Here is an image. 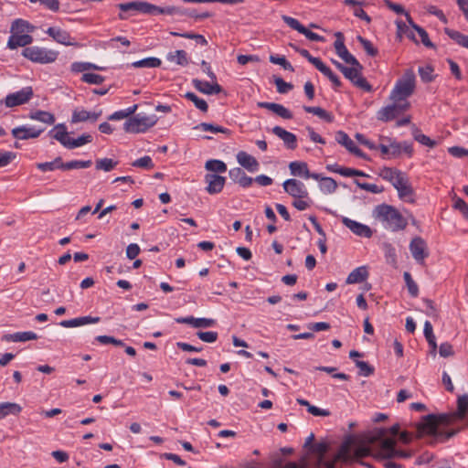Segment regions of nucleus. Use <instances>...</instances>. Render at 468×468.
Here are the masks:
<instances>
[{"label":"nucleus","mask_w":468,"mask_h":468,"mask_svg":"<svg viewBox=\"0 0 468 468\" xmlns=\"http://www.w3.org/2000/svg\"><path fill=\"white\" fill-rule=\"evenodd\" d=\"M468 413V394L458 397L457 410L452 413L428 414L422 417V420L416 425L417 437L421 438L424 434L432 436L430 444L438 441L444 442L455 436L460 429L450 431L440 430L441 426H449L457 419L463 420Z\"/></svg>","instance_id":"nucleus-1"},{"label":"nucleus","mask_w":468,"mask_h":468,"mask_svg":"<svg viewBox=\"0 0 468 468\" xmlns=\"http://www.w3.org/2000/svg\"><path fill=\"white\" fill-rule=\"evenodd\" d=\"M387 430L385 428H375L366 436V441L374 444L378 442V449L375 454L376 458L379 459H391V458H404L408 459L412 456L410 452L397 450L396 441L392 438H386Z\"/></svg>","instance_id":"nucleus-2"},{"label":"nucleus","mask_w":468,"mask_h":468,"mask_svg":"<svg viewBox=\"0 0 468 468\" xmlns=\"http://www.w3.org/2000/svg\"><path fill=\"white\" fill-rule=\"evenodd\" d=\"M373 217L381 221L385 228L391 231H399L406 229L408 222L401 213L393 206L381 204L375 207Z\"/></svg>","instance_id":"nucleus-3"},{"label":"nucleus","mask_w":468,"mask_h":468,"mask_svg":"<svg viewBox=\"0 0 468 468\" xmlns=\"http://www.w3.org/2000/svg\"><path fill=\"white\" fill-rule=\"evenodd\" d=\"M416 75L412 69H407L403 75L396 81L394 88L389 94L391 101L399 103L409 102L407 100L415 91Z\"/></svg>","instance_id":"nucleus-4"},{"label":"nucleus","mask_w":468,"mask_h":468,"mask_svg":"<svg viewBox=\"0 0 468 468\" xmlns=\"http://www.w3.org/2000/svg\"><path fill=\"white\" fill-rule=\"evenodd\" d=\"M48 133L52 138L58 141L64 147L68 149H74L86 144L91 143L92 141V136L88 133H84L77 139H71L69 136L67 128L64 123L57 124L54 129L49 131Z\"/></svg>","instance_id":"nucleus-5"},{"label":"nucleus","mask_w":468,"mask_h":468,"mask_svg":"<svg viewBox=\"0 0 468 468\" xmlns=\"http://www.w3.org/2000/svg\"><path fill=\"white\" fill-rule=\"evenodd\" d=\"M22 55L32 62L48 64L57 59L58 53L51 49L33 46L25 48L22 51Z\"/></svg>","instance_id":"nucleus-6"},{"label":"nucleus","mask_w":468,"mask_h":468,"mask_svg":"<svg viewBox=\"0 0 468 468\" xmlns=\"http://www.w3.org/2000/svg\"><path fill=\"white\" fill-rule=\"evenodd\" d=\"M157 122L155 115L151 116H133L130 117L123 124V130L130 133H144L153 127Z\"/></svg>","instance_id":"nucleus-7"},{"label":"nucleus","mask_w":468,"mask_h":468,"mask_svg":"<svg viewBox=\"0 0 468 468\" xmlns=\"http://www.w3.org/2000/svg\"><path fill=\"white\" fill-rule=\"evenodd\" d=\"M352 67H345L341 71L343 75L349 80L356 87L371 92L373 88L371 84L362 76L363 66L358 61V65H351Z\"/></svg>","instance_id":"nucleus-8"},{"label":"nucleus","mask_w":468,"mask_h":468,"mask_svg":"<svg viewBox=\"0 0 468 468\" xmlns=\"http://www.w3.org/2000/svg\"><path fill=\"white\" fill-rule=\"evenodd\" d=\"M410 107V102L399 103L392 101L391 104L382 107L377 112V119L378 121L388 122L394 120L399 114L408 111Z\"/></svg>","instance_id":"nucleus-9"},{"label":"nucleus","mask_w":468,"mask_h":468,"mask_svg":"<svg viewBox=\"0 0 468 468\" xmlns=\"http://www.w3.org/2000/svg\"><path fill=\"white\" fill-rule=\"evenodd\" d=\"M34 92L32 87H25L22 90L9 93L5 98V105L8 108H13L28 102L33 97Z\"/></svg>","instance_id":"nucleus-10"},{"label":"nucleus","mask_w":468,"mask_h":468,"mask_svg":"<svg viewBox=\"0 0 468 468\" xmlns=\"http://www.w3.org/2000/svg\"><path fill=\"white\" fill-rule=\"evenodd\" d=\"M410 250L413 259L420 264H423L429 256L428 246L421 237H415L410 243Z\"/></svg>","instance_id":"nucleus-11"},{"label":"nucleus","mask_w":468,"mask_h":468,"mask_svg":"<svg viewBox=\"0 0 468 468\" xmlns=\"http://www.w3.org/2000/svg\"><path fill=\"white\" fill-rule=\"evenodd\" d=\"M118 8L122 12L135 11L145 15H154V5L145 1H132L121 3Z\"/></svg>","instance_id":"nucleus-12"},{"label":"nucleus","mask_w":468,"mask_h":468,"mask_svg":"<svg viewBox=\"0 0 468 468\" xmlns=\"http://www.w3.org/2000/svg\"><path fill=\"white\" fill-rule=\"evenodd\" d=\"M284 191L294 198L308 197V190L304 184L297 179H287L283 182Z\"/></svg>","instance_id":"nucleus-13"},{"label":"nucleus","mask_w":468,"mask_h":468,"mask_svg":"<svg viewBox=\"0 0 468 468\" xmlns=\"http://www.w3.org/2000/svg\"><path fill=\"white\" fill-rule=\"evenodd\" d=\"M336 39L334 43L336 54L347 64L358 65V60L347 50L344 43V35L341 32L335 34Z\"/></svg>","instance_id":"nucleus-14"},{"label":"nucleus","mask_w":468,"mask_h":468,"mask_svg":"<svg viewBox=\"0 0 468 468\" xmlns=\"http://www.w3.org/2000/svg\"><path fill=\"white\" fill-rule=\"evenodd\" d=\"M289 169L292 176H301L305 179L313 178L314 180H318L320 178V174L311 173L309 171L308 165L305 162L302 161H293L289 164Z\"/></svg>","instance_id":"nucleus-15"},{"label":"nucleus","mask_w":468,"mask_h":468,"mask_svg":"<svg viewBox=\"0 0 468 468\" xmlns=\"http://www.w3.org/2000/svg\"><path fill=\"white\" fill-rule=\"evenodd\" d=\"M205 182L207 184L206 190L210 195L218 194L222 191L226 177L217 174H207L205 176Z\"/></svg>","instance_id":"nucleus-16"},{"label":"nucleus","mask_w":468,"mask_h":468,"mask_svg":"<svg viewBox=\"0 0 468 468\" xmlns=\"http://www.w3.org/2000/svg\"><path fill=\"white\" fill-rule=\"evenodd\" d=\"M342 223L349 229L354 234L359 237L370 238L373 234L371 229L356 220L350 219L346 217L342 218Z\"/></svg>","instance_id":"nucleus-17"},{"label":"nucleus","mask_w":468,"mask_h":468,"mask_svg":"<svg viewBox=\"0 0 468 468\" xmlns=\"http://www.w3.org/2000/svg\"><path fill=\"white\" fill-rule=\"evenodd\" d=\"M44 128L35 129L34 127L19 126L12 130V135L17 140H28L37 138Z\"/></svg>","instance_id":"nucleus-18"},{"label":"nucleus","mask_w":468,"mask_h":468,"mask_svg":"<svg viewBox=\"0 0 468 468\" xmlns=\"http://www.w3.org/2000/svg\"><path fill=\"white\" fill-rule=\"evenodd\" d=\"M393 186L398 191L399 197L401 199H407L408 197H412L413 188L411 187L408 177L403 173L399 179L393 184Z\"/></svg>","instance_id":"nucleus-19"},{"label":"nucleus","mask_w":468,"mask_h":468,"mask_svg":"<svg viewBox=\"0 0 468 468\" xmlns=\"http://www.w3.org/2000/svg\"><path fill=\"white\" fill-rule=\"evenodd\" d=\"M178 324H190L195 328H208L216 324V321L211 318H195L193 316L178 317L176 318Z\"/></svg>","instance_id":"nucleus-20"},{"label":"nucleus","mask_w":468,"mask_h":468,"mask_svg":"<svg viewBox=\"0 0 468 468\" xmlns=\"http://www.w3.org/2000/svg\"><path fill=\"white\" fill-rule=\"evenodd\" d=\"M272 133L283 141L288 149L294 150L297 147V137L292 133L286 131L281 126H274Z\"/></svg>","instance_id":"nucleus-21"},{"label":"nucleus","mask_w":468,"mask_h":468,"mask_svg":"<svg viewBox=\"0 0 468 468\" xmlns=\"http://www.w3.org/2000/svg\"><path fill=\"white\" fill-rule=\"evenodd\" d=\"M33 42V37L29 34H16L12 33L8 41L7 48L10 49H16L18 47L27 48Z\"/></svg>","instance_id":"nucleus-22"},{"label":"nucleus","mask_w":468,"mask_h":468,"mask_svg":"<svg viewBox=\"0 0 468 468\" xmlns=\"http://www.w3.org/2000/svg\"><path fill=\"white\" fill-rule=\"evenodd\" d=\"M48 36H50L55 41L65 46H73L76 43L70 41L71 37L68 31L58 27H48L47 30Z\"/></svg>","instance_id":"nucleus-23"},{"label":"nucleus","mask_w":468,"mask_h":468,"mask_svg":"<svg viewBox=\"0 0 468 468\" xmlns=\"http://www.w3.org/2000/svg\"><path fill=\"white\" fill-rule=\"evenodd\" d=\"M192 84L198 91L204 93V94H218L221 92L222 88L221 86L215 82L214 84H210L207 81H203L198 79H194L192 80Z\"/></svg>","instance_id":"nucleus-24"},{"label":"nucleus","mask_w":468,"mask_h":468,"mask_svg":"<svg viewBox=\"0 0 468 468\" xmlns=\"http://www.w3.org/2000/svg\"><path fill=\"white\" fill-rule=\"evenodd\" d=\"M238 163L250 172H256L259 169V162L255 157L244 151H240L237 154Z\"/></svg>","instance_id":"nucleus-25"},{"label":"nucleus","mask_w":468,"mask_h":468,"mask_svg":"<svg viewBox=\"0 0 468 468\" xmlns=\"http://www.w3.org/2000/svg\"><path fill=\"white\" fill-rule=\"evenodd\" d=\"M100 320H101V318L98 316H96V317L81 316V317H77V318H73V319H69V320H63L59 323V325H61L62 327H66V328L77 327V326H81V325H85L88 324H96V323L100 322Z\"/></svg>","instance_id":"nucleus-26"},{"label":"nucleus","mask_w":468,"mask_h":468,"mask_svg":"<svg viewBox=\"0 0 468 468\" xmlns=\"http://www.w3.org/2000/svg\"><path fill=\"white\" fill-rule=\"evenodd\" d=\"M100 320H101V318L98 316H96V317L81 316V317H77V318H73V319H69V320H63L59 323V325H61L62 327H66V328L77 327V326H81V325H85L88 324H96V323L100 322Z\"/></svg>","instance_id":"nucleus-27"},{"label":"nucleus","mask_w":468,"mask_h":468,"mask_svg":"<svg viewBox=\"0 0 468 468\" xmlns=\"http://www.w3.org/2000/svg\"><path fill=\"white\" fill-rule=\"evenodd\" d=\"M369 273L366 266H360L354 269L346 280V284L360 283L366 281Z\"/></svg>","instance_id":"nucleus-28"},{"label":"nucleus","mask_w":468,"mask_h":468,"mask_svg":"<svg viewBox=\"0 0 468 468\" xmlns=\"http://www.w3.org/2000/svg\"><path fill=\"white\" fill-rule=\"evenodd\" d=\"M101 114V111L99 112H91L86 110L74 111L71 116V122H80L90 121L91 122H96Z\"/></svg>","instance_id":"nucleus-29"},{"label":"nucleus","mask_w":468,"mask_h":468,"mask_svg":"<svg viewBox=\"0 0 468 468\" xmlns=\"http://www.w3.org/2000/svg\"><path fill=\"white\" fill-rule=\"evenodd\" d=\"M37 339V335L34 332H17L15 334H8L3 336V340L11 342H26L29 340Z\"/></svg>","instance_id":"nucleus-30"},{"label":"nucleus","mask_w":468,"mask_h":468,"mask_svg":"<svg viewBox=\"0 0 468 468\" xmlns=\"http://www.w3.org/2000/svg\"><path fill=\"white\" fill-rule=\"evenodd\" d=\"M34 29H35V27L33 25H31L29 22H27L24 19L18 18V19H16L12 23L10 31H11V33H16V34H25V32L32 33L34 31Z\"/></svg>","instance_id":"nucleus-31"},{"label":"nucleus","mask_w":468,"mask_h":468,"mask_svg":"<svg viewBox=\"0 0 468 468\" xmlns=\"http://www.w3.org/2000/svg\"><path fill=\"white\" fill-rule=\"evenodd\" d=\"M22 410L19 404L15 402H2L0 403V420L5 418L7 415H18Z\"/></svg>","instance_id":"nucleus-32"},{"label":"nucleus","mask_w":468,"mask_h":468,"mask_svg":"<svg viewBox=\"0 0 468 468\" xmlns=\"http://www.w3.org/2000/svg\"><path fill=\"white\" fill-rule=\"evenodd\" d=\"M370 431H369L367 433H366V434L364 435L363 441H364V443H365V444H363V445H359L358 447H356V450H355V452H354V459H355V460H356V461H357L358 459H361V458H364V457H367V456H369V455H371V454H372V453H371V449H370L369 445L374 446V445H376V443H374V444H370V443H368V442H367V441H366V436H367ZM377 444H378V445H379V444H378V442H377ZM378 446H377V448H376V452H378ZM376 453H377V452H375L373 455L375 456V454H376Z\"/></svg>","instance_id":"nucleus-33"},{"label":"nucleus","mask_w":468,"mask_h":468,"mask_svg":"<svg viewBox=\"0 0 468 468\" xmlns=\"http://www.w3.org/2000/svg\"><path fill=\"white\" fill-rule=\"evenodd\" d=\"M303 111L308 113H313L318 116L320 119L325 121L326 122H332L334 121V116L332 113L328 112L324 109L316 106H303Z\"/></svg>","instance_id":"nucleus-34"},{"label":"nucleus","mask_w":468,"mask_h":468,"mask_svg":"<svg viewBox=\"0 0 468 468\" xmlns=\"http://www.w3.org/2000/svg\"><path fill=\"white\" fill-rule=\"evenodd\" d=\"M154 15L160 14L169 16H186V14L187 13V9L175 5L161 7L154 5Z\"/></svg>","instance_id":"nucleus-35"},{"label":"nucleus","mask_w":468,"mask_h":468,"mask_svg":"<svg viewBox=\"0 0 468 468\" xmlns=\"http://www.w3.org/2000/svg\"><path fill=\"white\" fill-rule=\"evenodd\" d=\"M424 335L425 338L431 346V353L435 356L437 350V343L435 339V335L433 334L432 325L429 321L424 323Z\"/></svg>","instance_id":"nucleus-36"},{"label":"nucleus","mask_w":468,"mask_h":468,"mask_svg":"<svg viewBox=\"0 0 468 468\" xmlns=\"http://www.w3.org/2000/svg\"><path fill=\"white\" fill-rule=\"evenodd\" d=\"M444 33L460 46L468 48V36L449 27L444 28Z\"/></svg>","instance_id":"nucleus-37"},{"label":"nucleus","mask_w":468,"mask_h":468,"mask_svg":"<svg viewBox=\"0 0 468 468\" xmlns=\"http://www.w3.org/2000/svg\"><path fill=\"white\" fill-rule=\"evenodd\" d=\"M29 118L32 120H36L47 124H53L55 122V116L54 114L45 112V111H36L33 112H30Z\"/></svg>","instance_id":"nucleus-38"},{"label":"nucleus","mask_w":468,"mask_h":468,"mask_svg":"<svg viewBox=\"0 0 468 468\" xmlns=\"http://www.w3.org/2000/svg\"><path fill=\"white\" fill-rule=\"evenodd\" d=\"M318 180L321 181L320 189L324 194H332L335 192L337 188V183L334 178L328 176H322L320 175V178H318Z\"/></svg>","instance_id":"nucleus-39"},{"label":"nucleus","mask_w":468,"mask_h":468,"mask_svg":"<svg viewBox=\"0 0 468 468\" xmlns=\"http://www.w3.org/2000/svg\"><path fill=\"white\" fill-rule=\"evenodd\" d=\"M329 449L328 444L325 441L316 442L311 445L309 452L317 456L318 463H321L324 461V455Z\"/></svg>","instance_id":"nucleus-40"},{"label":"nucleus","mask_w":468,"mask_h":468,"mask_svg":"<svg viewBox=\"0 0 468 468\" xmlns=\"http://www.w3.org/2000/svg\"><path fill=\"white\" fill-rule=\"evenodd\" d=\"M166 58L169 61L176 62L179 66H186L188 64L187 55L185 50L169 52L166 55Z\"/></svg>","instance_id":"nucleus-41"},{"label":"nucleus","mask_w":468,"mask_h":468,"mask_svg":"<svg viewBox=\"0 0 468 468\" xmlns=\"http://www.w3.org/2000/svg\"><path fill=\"white\" fill-rule=\"evenodd\" d=\"M195 130H201L204 132L221 133L225 134H230V131L219 125H215L208 122H201L194 127Z\"/></svg>","instance_id":"nucleus-42"},{"label":"nucleus","mask_w":468,"mask_h":468,"mask_svg":"<svg viewBox=\"0 0 468 468\" xmlns=\"http://www.w3.org/2000/svg\"><path fill=\"white\" fill-rule=\"evenodd\" d=\"M403 173L396 168L391 167H384L380 173L379 176L388 182H390L392 185L396 182L397 179L402 175Z\"/></svg>","instance_id":"nucleus-43"},{"label":"nucleus","mask_w":468,"mask_h":468,"mask_svg":"<svg viewBox=\"0 0 468 468\" xmlns=\"http://www.w3.org/2000/svg\"><path fill=\"white\" fill-rule=\"evenodd\" d=\"M205 168L207 171L214 172L213 174L225 173L227 171V165L221 160L210 159L206 162Z\"/></svg>","instance_id":"nucleus-44"},{"label":"nucleus","mask_w":468,"mask_h":468,"mask_svg":"<svg viewBox=\"0 0 468 468\" xmlns=\"http://www.w3.org/2000/svg\"><path fill=\"white\" fill-rule=\"evenodd\" d=\"M335 141L346 148L348 152L351 153L353 148L356 146L352 139L348 136V134L343 131H338L335 133Z\"/></svg>","instance_id":"nucleus-45"},{"label":"nucleus","mask_w":468,"mask_h":468,"mask_svg":"<svg viewBox=\"0 0 468 468\" xmlns=\"http://www.w3.org/2000/svg\"><path fill=\"white\" fill-rule=\"evenodd\" d=\"M318 70L323 73L325 77H327L330 81L334 84L335 88H339L342 86V82L339 77L335 74L329 67H327L324 63L319 67Z\"/></svg>","instance_id":"nucleus-46"},{"label":"nucleus","mask_w":468,"mask_h":468,"mask_svg":"<svg viewBox=\"0 0 468 468\" xmlns=\"http://www.w3.org/2000/svg\"><path fill=\"white\" fill-rule=\"evenodd\" d=\"M185 97L187 100H189L190 101H192L195 104V106L201 112H207L208 105H207V101L205 100L199 98L198 96H197L194 92L188 91L185 94Z\"/></svg>","instance_id":"nucleus-47"},{"label":"nucleus","mask_w":468,"mask_h":468,"mask_svg":"<svg viewBox=\"0 0 468 468\" xmlns=\"http://www.w3.org/2000/svg\"><path fill=\"white\" fill-rule=\"evenodd\" d=\"M161 60L157 58L150 57L135 61L132 64L134 68H157L161 65Z\"/></svg>","instance_id":"nucleus-48"},{"label":"nucleus","mask_w":468,"mask_h":468,"mask_svg":"<svg viewBox=\"0 0 468 468\" xmlns=\"http://www.w3.org/2000/svg\"><path fill=\"white\" fill-rule=\"evenodd\" d=\"M118 165L117 161H114L111 158H102L96 160L95 167L97 170H102L105 172H110L115 168Z\"/></svg>","instance_id":"nucleus-49"},{"label":"nucleus","mask_w":468,"mask_h":468,"mask_svg":"<svg viewBox=\"0 0 468 468\" xmlns=\"http://www.w3.org/2000/svg\"><path fill=\"white\" fill-rule=\"evenodd\" d=\"M414 139L420 144L433 148L436 146L437 143L434 140H431L429 136L420 133V131L417 128L414 129L413 132Z\"/></svg>","instance_id":"nucleus-50"},{"label":"nucleus","mask_w":468,"mask_h":468,"mask_svg":"<svg viewBox=\"0 0 468 468\" xmlns=\"http://www.w3.org/2000/svg\"><path fill=\"white\" fill-rule=\"evenodd\" d=\"M404 281L406 282L409 293L412 297H417L419 294V287L417 283L413 281L410 272L405 271L403 274Z\"/></svg>","instance_id":"nucleus-51"},{"label":"nucleus","mask_w":468,"mask_h":468,"mask_svg":"<svg viewBox=\"0 0 468 468\" xmlns=\"http://www.w3.org/2000/svg\"><path fill=\"white\" fill-rule=\"evenodd\" d=\"M270 61L273 64L280 65L285 70H289L293 72L294 68L292 65L286 59L284 56H277V55H271L269 58Z\"/></svg>","instance_id":"nucleus-52"},{"label":"nucleus","mask_w":468,"mask_h":468,"mask_svg":"<svg viewBox=\"0 0 468 468\" xmlns=\"http://www.w3.org/2000/svg\"><path fill=\"white\" fill-rule=\"evenodd\" d=\"M356 39L362 45L363 48L368 56L376 57L378 54V48H376L368 39L363 37L362 36H357Z\"/></svg>","instance_id":"nucleus-53"},{"label":"nucleus","mask_w":468,"mask_h":468,"mask_svg":"<svg viewBox=\"0 0 468 468\" xmlns=\"http://www.w3.org/2000/svg\"><path fill=\"white\" fill-rule=\"evenodd\" d=\"M72 71L83 72L89 69L101 70L102 68L90 62H74L71 65Z\"/></svg>","instance_id":"nucleus-54"},{"label":"nucleus","mask_w":468,"mask_h":468,"mask_svg":"<svg viewBox=\"0 0 468 468\" xmlns=\"http://www.w3.org/2000/svg\"><path fill=\"white\" fill-rule=\"evenodd\" d=\"M418 71L423 82L429 83L434 80V76L432 75L434 69L432 66L427 65L425 67H420Z\"/></svg>","instance_id":"nucleus-55"},{"label":"nucleus","mask_w":468,"mask_h":468,"mask_svg":"<svg viewBox=\"0 0 468 468\" xmlns=\"http://www.w3.org/2000/svg\"><path fill=\"white\" fill-rule=\"evenodd\" d=\"M80 80L85 83L100 85L104 81V77L96 73H84Z\"/></svg>","instance_id":"nucleus-56"},{"label":"nucleus","mask_w":468,"mask_h":468,"mask_svg":"<svg viewBox=\"0 0 468 468\" xmlns=\"http://www.w3.org/2000/svg\"><path fill=\"white\" fill-rule=\"evenodd\" d=\"M92 162L91 160H72L69 162L65 163V170H71V169H80V168H88L91 165Z\"/></svg>","instance_id":"nucleus-57"},{"label":"nucleus","mask_w":468,"mask_h":468,"mask_svg":"<svg viewBox=\"0 0 468 468\" xmlns=\"http://www.w3.org/2000/svg\"><path fill=\"white\" fill-rule=\"evenodd\" d=\"M354 183L361 189L374 193V194H379L384 191L383 186H378L375 184H369V183H362L359 180L356 179Z\"/></svg>","instance_id":"nucleus-58"},{"label":"nucleus","mask_w":468,"mask_h":468,"mask_svg":"<svg viewBox=\"0 0 468 468\" xmlns=\"http://www.w3.org/2000/svg\"><path fill=\"white\" fill-rule=\"evenodd\" d=\"M274 83L277 88V91L281 94L287 93L292 90L293 85L292 83L284 81L281 77L273 76Z\"/></svg>","instance_id":"nucleus-59"},{"label":"nucleus","mask_w":468,"mask_h":468,"mask_svg":"<svg viewBox=\"0 0 468 468\" xmlns=\"http://www.w3.org/2000/svg\"><path fill=\"white\" fill-rule=\"evenodd\" d=\"M356 366L359 368V375L364 377H369L374 374V367L370 366L367 362L356 360Z\"/></svg>","instance_id":"nucleus-60"},{"label":"nucleus","mask_w":468,"mask_h":468,"mask_svg":"<svg viewBox=\"0 0 468 468\" xmlns=\"http://www.w3.org/2000/svg\"><path fill=\"white\" fill-rule=\"evenodd\" d=\"M132 165L135 166V167L144 168V169H152L154 166V165L152 161V158L148 155L143 156V157L133 161Z\"/></svg>","instance_id":"nucleus-61"},{"label":"nucleus","mask_w":468,"mask_h":468,"mask_svg":"<svg viewBox=\"0 0 468 468\" xmlns=\"http://www.w3.org/2000/svg\"><path fill=\"white\" fill-rule=\"evenodd\" d=\"M282 19L283 20L284 23H286L291 28L298 31L299 33L302 32V30H303V26L295 18L292 17V16H286V15H282Z\"/></svg>","instance_id":"nucleus-62"},{"label":"nucleus","mask_w":468,"mask_h":468,"mask_svg":"<svg viewBox=\"0 0 468 468\" xmlns=\"http://www.w3.org/2000/svg\"><path fill=\"white\" fill-rule=\"evenodd\" d=\"M272 112H274L281 118L285 119V120H290L292 118V113L291 112V111L288 110L287 108H285L283 105L279 104V103L275 104V107H274V110L272 111Z\"/></svg>","instance_id":"nucleus-63"},{"label":"nucleus","mask_w":468,"mask_h":468,"mask_svg":"<svg viewBox=\"0 0 468 468\" xmlns=\"http://www.w3.org/2000/svg\"><path fill=\"white\" fill-rule=\"evenodd\" d=\"M453 207L461 211L463 217L468 219V205L463 198L456 197L454 199Z\"/></svg>","instance_id":"nucleus-64"}]
</instances>
